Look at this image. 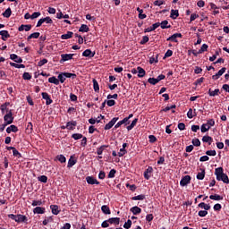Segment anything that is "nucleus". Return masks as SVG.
Masks as SVG:
<instances>
[{"mask_svg": "<svg viewBox=\"0 0 229 229\" xmlns=\"http://www.w3.org/2000/svg\"><path fill=\"white\" fill-rule=\"evenodd\" d=\"M202 142H208L209 146L212 145V142H214V140L210 136H203Z\"/></svg>", "mask_w": 229, "mask_h": 229, "instance_id": "a878e982", "label": "nucleus"}, {"mask_svg": "<svg viewBox=\"0 0 229 229\" xmlns=\"http://www.w3.org/2000/svg\"><path fill=\"white\" fill-rule=\"evenodd\" d=\"M86 182L89 183V185H99L98 179L94 178L93 176H87Z\"/></svg>", "mask_w": 229, "mask_h": 229, "instance_id": "423d86ee", "label": "nucleus"}, {"mask_svg": "<svg viewBox=\"0 0 229 229\" xmlns=\"http://www.w3.org/2000/svg\"><path fill=\"white\" fill-rule=\"evenodd\" d=\"M13 157H17V158H21V157H22V155L15 148L13 150Z\"/></svg>", "mask_w": 229, "mask_h": 229, "instance_id": "5fc2aeb1", "label": "nucleus"}, {"mask_svg": "<svg viewBox=\"0 0 229 229\" xmlns=\"http://www.w3.org/2000/svg\"><path fill=\"white\" fill-rule=\"evenodd\" d=\"M189 183H191V175H185L180 182L182 187H185V185H189Z\"/></svg>", "mask_w": 229, "mask_h": 229, "instance_id": "0eeeda50", "label": "nucleus"}, {"mask_svg": "<svg viewBox=\"0 0 229 229\" xmlns=\"http://www.w3.org/2000/svg\"><path fill=\"white\" fill-rule=\"evenodd\" d=\"M23 80H31V75L30 72H24L22 75Z\"/></svg>", "mask_w": 229, "mask_h": 229, "instance_id": "338daca9", "label": "nucleus"}, {"mask_svg": "<svg viewBox=\"0 0 229 229\" xmlns=\"http://www.w3.org/2000/svg\"><path fill=\"white\" fill-rule=\"evenodd\" d=\"M143 199H146V195L141 194V195L132 197L133 201H137V200L142 201Z\"/></svg>", "mask_w": 229, "mask_h": 229, "instance_id": "a19ab883", "label": "nucleus"}, {"mask_svg": "<svg viewBox=\"0 0 229 229\" xmlns=\"http://www.w3.org/2000/svg\"><path fill=\"white\" fill-rule=\"evenodd\" d=\"M215 174L218 182H224V183H229L228 175L225 174L223 167L216 168Z\"/></svg>", "mask_w": 229, "mask_h": 229, "instance_id": "f257e3e1", "label": "nucleus"}, {"mask_svg": "<svg viewBox=\"0 0 229 229\" xmlns=\"http://www.w3.org/2000/svg\"><path fill=\"white\" fill-rule=\"evenodd\" d=\"M95 55H96V52H92V50L90 49H86L82 53V56H85L86 58H94Z\"/></svg>", "mask_w": 229, "mask_h": 229, "instance_id": "6e6552de", "label": "nucleus"}, {"mask_svg": "<svg viewBox=\"0 0 229 229\" xmlns=\"http://www.w3.org/2000/svg\"><path fill=\"white\" fill-rule=\"evenodd\" d=\"M10 58L11 60H13V62H16V64H22V58L19 57V55L15 54H12Z\"/></svg>", "mask_w": 229, "mask_h": 229, "instance_id": "dca6fc26", "label": "nucleus"}, {"mask_svg": "<svg viewBox=\"0 0 229 229\" xmlns=\"http://www.w3.org/2000/svg\"><path fill=\"white\" fill-rule=\"evenodd\" d=\"M208 94H209V96H211V97L219 96V89H215V90H213V91H212L211 89H209Z\"/></svg>", "mask_w": 229, "mask_h": 229, "instance_id": "79ce46f5", "label": "nucleus"}, {"mask_svg": "<svg viewBox=\"0 0 229 229\" xmlns=\"http://www.w3.org/2000/svg\"><path fill=\"white\" fill-rule=\"evenodd\" d=\"M209 199H214L215 201H220L221 199H223V197L218 194H215V195H210Z\"/></svg>", "mask_w": 229, "mask_h": 229, "instance_id": "ea45409f", "label": "nucleus"}, {"mask_svg": "<svg viewBox=\"0 0 229 229\" xmlns=\"http://www.w3.org/2000/svg\"><path fill=\"white\" fill-rule=\"evenodd\" d=\"M72 56H74V54H62L60 64H64V62L72 60Z\"/></svg>", "mask_w": 229, "mask_h": 229, "instance_id": "20e7f679", "label": "nucleus"}, {"mask_svg": "<svg viewBox=\"0 0 229 229\" xmlns=\"http://www.w3.org/2000/svg\"><path fill=\"white\" fill-rule=\"evenodd\" d=\"M8 106H10V102H5L4 104L1 105L0 110H1L2 114H4L5 110L8 113V111H9Z\"/></svg>", "mask_w": 229, "mask_h": 229, "instance_id": "393cba45", "label": "nucleus"}, {"mask_svg": "<svg viewBox=\"0 0 229 229\" xmlns=\"http://www.w3.org/2000/svg\"><path fill=\"white\" fill-rule=\"evenodd\" d=\"M41 96L43 98V99H46V105H51V103H53V99H51V98L49 97V94L43 92L41 93Z\"/></svg>", "mask_w": 229, "mask_h": 229, "instance_id": "2eb2a0df", "label": "nucleus"}, {"mask_svg": "<svg viewBox=\"0 0 229 229\" xmlns=\"http://www.w3.org/2000/svg\"><path fill=\"white\" fill-rule=\"evenodd\" d=\"M0 35L2 37V40L6 41V38H10V33H8V30H1Z\"/></svg>", "mask_w": 229, "mask_h": 229, "instance_id": "4be33fe9", "label": "nucleus"}, {"mask_svg": "<svg viewBox=\"0 0 229 229\" xmlns=\"http://www.w3.org/2000/svg\"><path fill=\"white\" fill-rule=\"evenodd\" d=\"M12 15V9L9 7L7 8L4 13H3V16L5 17L6 19H9V17H11Z\"/></svg>", "mask_w": 229, "mask_h": 229, "instance_id": "f704fd0d", "label": "nucleus"}, {"mask_svg": "<svg viewBox=\"0 0 229 229\" xmlns=\"http://www.w3.org/2000/svg\"><path fill=\"white\" fill-rule=\"evenodd\" d=\"M206 155H208V157H216V150H208L206 151Z\"/></svg>", "mask_w": 229, "mask_h": 229, "instance_id": "e2e57ef3", "label": "nucleus"}, {"mask_svg": "<svg viewBox=\"0 0 229 229\" xmlns=\"http://www.w3.org/2000/svg\"><path fill=\"white\" fill-rule=\"evenodd\" d=\"M50 208L54 216H58L60 214V209L58 208V205H51Z\"/></svg>", "mask_w": 229, "mask_h": 229, "instance_id": "a211bd4d", "label": "nucleus"}, {"mask_svg": "<svg viewBox=\"0 0 229 229\" xmlns=\"http://www.w3.org/2000/svg\"><path fill=\"white\" fill-rule=\"evenodd\" d=\"M64 74V78H72V80L76 79V74L75 73H71V72H63Z\"/></svg>", "mask_w": 229, "mask_h": 229, "instance_id": "49530a36", "label": "nucleus"}, {"mask_svg": "<svg viewBox=\"0 0 229 229\" xmlns=\"http://www.w3.org/2000/svg\"><path fill=\"white\" fill-rule=\"evenodd\" d=\"M4 121L6 124H12V123H13V114L12 110L7 111V114L4 116Z\"/></svg>", "mask_w": 229, "mask_h": 229, "instance_id": "7ed1b4c3", "label": "nucleus"}, {"mask_svg": "<svg viewBox=\"0 0 229 229\" xmlns=\"http://www.w3.org/2000/svg\"><path fill=\"white\" fill-rule=\"evenodd\" d=\"M93 89L95 92H99V84L98 83V81H96V79H93Z\"/></svg>", "mask_w": 229, "mask_h": 229, "instance_id": "a18cd8bd", "label": "nucleus"}, {"mask_svg": "<svg viewBox=\"0 0 229 229\" xmlns=\"http://www.w3.org/2000/svg\"><path fill=\"white\" fill-rule=\"evenodd\" d=\"M191 143L193 146H196L197 148L201 146V141H199V139H193Z\"/></svg>", "mask_w": 229, "mask_h": 229, "instance_id": "864d4df0", "label": "nucleus"}, {"mask_svg": "<svg viewBox=\"0 0 229 229\" xmlns=\"http://www.w3.org/2000/svg\"><path fill=\"white\" fill-rule=\"evenodd\" d=\"M30 30H31V25H30V24H28V25L21 24L18 28V31H30Z\"/></svg>", "mask_w": 229, "mask_h": 229, "instance_id": "6ab92c4d", "label": "nucleus"}, {"mask_svg": "<svg viewBox=\"0 0 229 229\" xmlns=\"http://www.w3.org/2000/svg\"><path fill=\"white\" fill-rule=\"evenodd\" d=\"M120 222H121V218L119 217H113L108 219V223L110 225H119Z\"/></svg>", "mask_w": 229, "mask_h": 229, "instance_id": "b1692460", "label": "nucleus"}, {"mask_svg": "<svg viewBox=\"0 0 229 229\" xmlns=\"http://www.w3.org/2000/svg\"><path fill=\"white\" fill-rule=\"evenodd\" d=\"M208 214V211H207V210L199 211V217H205Z\"/></svg>", "mask_w": 229, "mask_h": 229, "instance_id": "680f3d73", "label": "nucleus"}, {"mask_svg": "<svg viewBox=\"0 0 229 229\" xmlns=\"http://www.w3.org/2000/svg\"><path fill=\"white\" fill-rule=\"evenodd\" d=\"M127 151H126V148H121L120 149V152H118V157H124V154H126Z\"/></svg>", "mask_w": 229, "mask_h": 229, "instance_id": "774afa93", "label": "nucleus"}, {"mask_svg": "<svg viewBox=\"0 0 229 229\" xmlns=\"http://www.w3.org/2000/svg\"><path fill=\"white\" fill-rule=\"evenodd\" d=\"M34 214H45L46 213V208H41V207H36L33 209Z\"/></svg>", "mask_w": 229, "mask_h": 229, "instance_id": "412c9836", "label": "nucleus"}, {"mask_svg": "<svg viewBox=\"0 0 229 229\" xmlns=\"http://www.w3.org/2000/svg\"><path fill=\"white\" fill-rule=\"evenodd\" d=\"M47 64V59H42L38 63V67H42V65H46Z\"/></svg>", "mask_w": 229, "mask_h": 229, "instance_id": "69168bd1", "label": "nucleus"}, {"mask_svg": "<svg viewBox=\"0 0 229 229\" xmlns=\"http://www.w3.org/2000/svg\"><path fill=\"white\" fill-rule=\"evenodd\" d=\"M177 38H182V33H175V34L172 35L171 37H169L166 40H168L170 42H178Z\"/></svg>", "mask_w": 229, "mask_h": 229, "instance_id": "1a4fd4ad", "label": "nucleus"}, {"mask_svg": "<svg viewBox=\"0 0 229 229\" xmlns=\"http://www.w3.org/2000/svg\"><path fill=\"white\" fill-rule=\"evenodd\" d=\"M226 72V68L223 67L221 70L218 71L217 73L212 76V80H219L220 76H223Z\"/></svg>", "mask_w": 229, "mask_h": 229, "instance_id": "9d476101", "label": "nucleus"}, {"mask_svg": "<svg viewBox=\"0 0 229 229\" xmlns=\"http://www.w3.org/2000/svg\"><path fill=\"white\" fill-rule=\"evenodd\" d=\"M72 35H73V33H72V31H68L66 34H63V35L61 36V38H62L63 40H67V39H69V38H72Z\"/></svg>", "mask_w": 229, "mask_h": 229, "instance_id": "c85d7f7f", "label": "nucleus"}, {"mask_svg": "<svg viewBox=\"0 0 229 229\" xmlns=\"http://www.w3.org/2000/svg\"><path fill=\"white\" fill-rule=\"evenodd\" d=\"M40 15H41L40 12H35L32 13V15H30V17L33 20V19H37V18L40 17Z\"/></svg>", "mask_w": 229, "mask_h": 229, "instance_id": "0e129e2a", "label": "nucleus"}, {"mask_svg": "<svg viewBox=\"0 0 229 229\" xmlns=\"http://www.w3.org/2000/svg\"><path fill=\"white\" fill-rule=\"evenodd\" d=\"M169 24V21H167V20L163 21L159 26H161L162 30H167V28H171V25H167Z\"/></svg>", "mask_w": 229, "mask_h": 229, "instance_id": "473e14b6", "label": "nucleus"}, {"mask_svg": "<svg viewBox=\"0 0 229 229\" xmlns=\"http://www.w3.org/2000/svg\"><path fill=\"white\" fill-rule=\"evenodd\" d=\"M101 210L103 214H106V216L110 215L112 212L110 211V208L106 205H104L101 207Z\"/></svg>", "mask_w": 229, "mask_h": 229, "instance_id": "cd10ccee", "label": "nucleus"}, {"mask_svg": "<svg viewBox=\"0 0 229 229\" xmlns=\"http://www.w3.org/2000/svg\"><path fill=\"white\" fill-rule=\"evenodd\" d=\"M131 212H132L134 216H138V214H140L142 212V209L136 206L131 208Z\"/></svg>", "mask_w": 229, "mask_h": 229, "instance_id": "5701e85b", "label": "nucleus"}, {"mask_svg": "<svg viewBox=\"0 0 229 229\" xmlns=\"http://www.w3.org/2000/svg\"><path fill=\"white\" fill-rule=\"evenodd\" d=\"M188 119H192V117H196V109H194V112L192 113V108H190L187 113Z\"/></svg>", "mask_w": 229, "mask_h": 229, "instance_id": "72a5a7b5", "label": "nucleus"}, {"mask_svg": "<svg viewBox=\"0 0 229 229\" xmlns=\"http://www.w3.org/2000/svg\"><path fill=\"white\" fill-rule=\"evenodd\" d=\"M74 140H80V139H83V135L81 133H74L72 135Z\"/></svg>", "mask_w": 229, "mask_h": 229, "instance_id": "3c124183", "label": "nucleus"}, {"mask_svg": "<svg viewBox=\"0 0 229 229\" xmlns=\"http://www.w3.org/2000/svg\"><path fill=\"white\" fill-rule=\"evenodd\" d=\"M123 228H125V229H130V228H131V220H127V222H125L124 223V225H123Z\"/></svg>", "mask_w": 229, "mask_h": 229, "instance_id": "13d9d810", "label": "nucleus"}, {"mask_svg": "<svg viewBox=\"0 0 229 229\" xmlns=\"http://www.w3.org/2000/svg\"><path fill=\"white\" fill-rule=\"evenodd\" d=\"M149 42V38L148 36H144L142 38V40L140 42L141 46H144V44H148Z\"/></svg>", "mask_w": 229, "mask_h": 229, "instance_id": "6e6d98bb", "label": "nucleus"}, {"mask_svg": "<svg viewBox=\"0 0 229 229\" xmlns=\"http://www.w3.org/2000/svg\"><path fill=\"white\" fill-rule=\"evenodd\" d=\"M40 37V32H34L28 36L27 40H31V38H38Z\"/></svg>", "mask_w": 229, "mask_h": 229, "instance_id": "4c0bfd02", "label": "nucleus"}, {"mask_svg": "<svg viewBox=\"0 0 229 229\" xmlns=\"http://www.w3.org/2000/svg\"><path fill=\"white\" fill-rule=\"evenodd\" d=\"M158 27H160V22H156L150 28L145 29L144 32L149 33L150 31H155V30H157Z\"/></svg>", "mask_w": 229, "mask_h": 229, "instance_id": "4468645a", "label": "nucleus"}, {"mask_svg": "<svg viewBox=\"0 0 229 229\" xmlns=\"http://www.w3.org/2000/svg\"><path fill=\"white\" fill-rule=\"evenodd\" d=\"M151 173H153V167L148 166V169L144 172L145 180H149V178H151Z\"/></svg>", "mask_w": 229, "mask_h": 229, "instance_id": "ddd939ff", "label": "nucleus"}, {"mask_svg": "<svg viewBox=\"0 0 229 229\" xmlns=\"http://www.w3.org/2000/svg\"><path fill=\"white\" fill-rule=\"evenodd\" d=\"M108 148V145H102L97 149V155H103L104 149H106Z\"/></svg>", "mask_w": 229, "mask_h": 229, "instance_id": "e433bc0d", "label": "nucleus"}, {"mask_svg": "<svg viewBox=\"0 0 229 229\" xmlns=\"http://www.w3.org/2000/svg\"><path fill=\"white\" fill-rule=\"evenodd\" d=\"M205 178V169L197 174V180H203Z\"/></svg>", "mask_w": 229, "mask_h": 229, "instance_id": "8fccbe9b", "label": "nucleus"}, {"mask_svg": "<svg viewBox=\"0 0 229 229\" xmlns=\"http://www.w3.org/2000/svg\"><path fill=\"white\" fill-rule=\"evenodd\" d=\"M138 122H139V119L135 118V119L131 122V123L129 126H127L128 131H130L131 130H133V128H135V126L137 125V123H138Z\"/></svg>", "mask_w": 229, "mask_h": 229, "instance_id": "c756f323", "label": "nucleus"}, {"mask_svg": "<svg viewBox=\"0 0 229 229\" xmlns=\"http://www.w3.org/2000/svg\"><path fill=\"white\" fill-rule=\"evenodd\" d=\"M200 130H201L202 133H205V132L208 131V130H210V126H208L207 123H204L201 125Z\"/></svg>", "mask_w": 229, "mask_h": 229, "instance_id": "c03bdc74", "label": "nucleus"}, {"mask_svg": "<svg viewBox=\"0 0 229 229\" xmlns=\"http://www.w3.org/2000/svg\"><path fill=\"white\" fill-rule=\"evenodd\" d=\"M42 205V200H33L32 207H40Z\"/></svg>", "mask_w": 229, "mask_h": 229, "instance_id": "052dcab7", "label": "nucleus"}, {"mask_svg": "<svg viewBox=\"0 0 229 229\" xmlns=\"http://www.w3.org/2000/svg\"><path fill=\"white\" fill-rule=\"evenodd\" d=\"M76 165V159L72 156L68 161V165L67 167H72V165Z\"/></svg>", "mask_w": 229, "mask_h": 229, "instance_id": "37998d69", "label": "nucleus"}, {"mask_svg": "<svg viewBox=\"0 0 229 229\" xmlns=\"http://www.w3.org/2000/svg\"><path fill=\"white\" fill-rule=\"evenodd\" d=\"M8 218L13 219V221H15L16 223H26V221H28V217L24 215L10 214L8 215Z\"/></svg>", "mask_w": 229, "mask_h": 229, "instance_id": "f03ea898", "label": "nucleus"}, {"mask_svg": "<svg viewBox=\"0 0 229 229\" xmlns=\"http://www.w3.org/2000/svg\"><path fill=\"white\" fill-rule=\"evenodd\" d=\"M207 49H208V45L203 44L197 54H196V52H194V50L192 53H193L194 56H198V55H201L202 53H205V51H207Z\"/></svg>", "mask_w": 229, "mask_h": 229, "instance_id": "9b49d317", "label": "nucleus"}, {"mask_svg": "<svg viewBox=\"0 0 229 229\" xmlns=\"http://www.w3.org/2000/svg\"><path fill=\"white\" fill-rule=\"evenodd\" d=\"M119 121V117H114L108 123L106 124L105 130H111L114 127L115 123Z\"/></svg>", "mask_w": 229, "mask_h": 229, "instance_id": "39448f33", "label": "nucleus"}, {"mask_svg": "<svg viewBox=\"0 0 229 229\" xmlns=\"http://www.w3.org/2000/svg\"><path fill=\"white\" fill-rule=\"evenodd\" d=\"M38 179V182H41L42 183H47V176L46 175H40Z\"/></svg>", "mask_w": 229, "mask_h": 229, "instance_id": "09e8293b", "label": "nucleus"}, {"mask_svg": "<svg viewBox=\"0 0 229 229\" xmlns=\"http://www.w3.org/2000/svg\"><path fill=\"white\" fill-rule=\"evenodd\" d=\"M138 78H144L146 76V70H144L142 67L138 66Z\"/></svg>", "mask_w": 229, "mask_h": 229, "instance_id": "f3484780", "label": "nucleus"}, {"mask_svg": "<svg viewBox=\"0 0 229 229\" xmlns=\"http://www.w3.org/2000/svg\"><path fill=\"white\" fill-rule=\"evenodd\" d=\"M123 124L128 125L130 124V121H128V118H123L122 121L118 122L115 125L114 128H121V126H123Z\"/></svg>", "mask_w": 229, "mask_h": 229, "instance_id": "f8f14e48", "label": "nucleus"}, {"mask_svg": "<svg viewBox=\"0 0 229 229\" xmlns=\"http://www.w3.org/2000/svg\"><path fill=\"white\" fill-rule=\"evenodd\" d=\"M57 78H58L57 80H59L60 83H64L66 80L64 72L60 73Z\"/></svg>", "mask_w": 229, "mask_h": 229, "instance_id": "603ef678", "label": "nucleus"}, {"mask_svg": "<svg viewBox=\"0 0 229 229\" xmlns=\"http://www.w3.org/2000/svg\"><path fill=\"white\" fill-rule=\"evenodd\" d=\"M115 173H117V171L115 169L110 170V172L108 174V178H115Z\"/></svg>", "mask_w": 229, "mask_h": 229, "instance_id": "bf43d9fd", "label": "nucleus"}, {"mask_svg": "<svg viewBox=\"0 0 229 229\" xmlns=\"http://www.w3.org/2000/svg\"><path fill=\"white\" fill-rule=\"evenodd\" d=\"M179 16H180V13H178V10H174V9L171 10V14H170L171 19H176Z\"/></svg>", "mask_w": 229, "mask_h": 229, "instance_id": "2f4dec72", "label": "nucleus"}, {"mask_svg": "<svg viewBox=\"0 0 229 229\" xmlns=\"http://www.w3.org/2000/svg\"><path fill=\"white\" fill-rule=\"evenodd\" d=\"M57 160H59V162H61V164H65L66 162V158H65V156L64 155H59L56 157Z\"/></svg>", "mask_w": 229, "mask_h": 229, "instance_id": "de8ad7c7", "label": "nucleus"}, {"mask_svg": "<svg viewBox=\"0 0 229 229\" xmlns=\"http://www.w3.org/2000/svg\"><path fill=\"white\" fill-rule=\"evenodd\" d=\"M148 81L150 83V85H157V83H158V81L155 78H148Z\"/></svg>", "mask_w": 229, "mask_h": 229, "instance_id": "4d7b16f0", "label": "nucleus"}, {"mask_svg": "<svg viewBox=\"0 0 229 229\" xmlns=\"http://www.w3.org/2000/svg\"><path fill=\"white\" fill-rule=\"evenodd\" d=\"M76 124H78V123H76V121L68 122V123H66V128H67V130H74V127L76 126Z\"/></svg>", "mask_w": 229, "mask_h": 229, "instance_id": "bb28decb", "label": "nucleus"}, {"mask_svg": "<svg viewBox=\"0 0 229 229\" xmlns=\"http://www.w3.org/2000/svg\"><path fill=\"white\" fill-rule=\"evenodd\" d=\"M11 131H13V133H17L19 131V128H17V126L15 125H11L7 127L6 132L10 133Z\"/></svg>", "mask_w": 229, "mask_h": 229, "instance_id": "aec40b11", "label": "nucleus"}, {"mask_svg": "<svg viewBox=\"0 0 229 229\" xmlns=\"http://www.w3.org/2000/svg\"><path fill=\"white\" fill-rule=\"evenodd\" d=\"M199 208H204V210H210L209 204H205V202H201L199 204Z\"/></svg>", "mask_w": 229, "mask_h": 229, "instance_id": "c9c22d12", "label": "nucleus"}, {"mask_svg": "<svg viewBox=\"0 0 229 229\" xmlns=\"http://www.w3.org/2000/svg\"><path fill=\"white\" fill-rule=\"evenodd\" d=\"M79 31H81V33H89V26L82 24L79 29Z\"/></svg>", "mask_w": 229, "mask_h": 229, "instance_id": "58836bf2", "label": "nucleus"}, {"mask_svg": "<svg viewBox=\"0 0 229 229\" xmlns=\"http://www.w3.org/2000/svg\"><path fill=\"white\" fill-rule=\"evenodd\" d=\"M49 83H54V85H60V81L56 77L53 76L48 79Z\"/></svg>", "mask_w": 229, "mask_h": 229, "instance_id": "7c9ffc66", "label": "nucleus"}]
</instances>
